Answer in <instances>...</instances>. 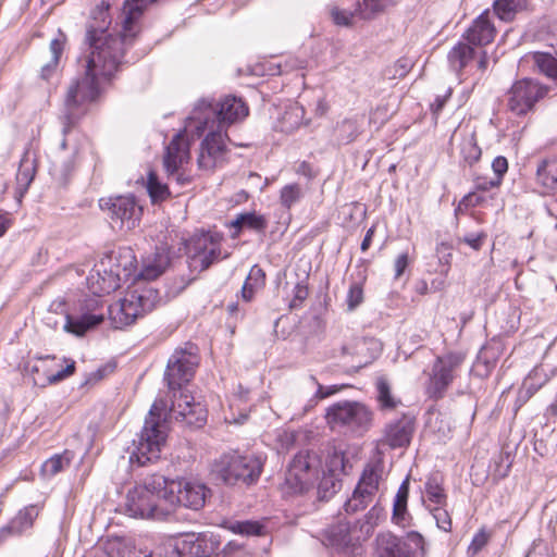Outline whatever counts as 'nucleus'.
Instances as JSON below:
<instances>
[{
    "mask_svg": "<svg viewBox=\"0 0 557 557\" xmlns=\"http://www.w3.org/2000/svg\"><path fill=\"white\" fill-rule=\"evenodd\" d=\"M100 208L108 211L113 226H117L122 231L133 230L139 223L141 208L137 205L134 196L100 199Z\"/></svg>",
    "mask_w": 557,
    "mask_h": 557,
    "instance_id": "14",
    "label": "nucleus"
},
{
    "mask_svg": "<svg viewBox=\"0 0 557 557\" xmlns=\"http://www.w3.org/2000/svg\"><path fill=\"white\" fill-rule=\"evenodd\" d=\"M549 88L531 78H523L516 82L510 90L508 99L509 110L517 114L523 115L531 111L534 104L543 99Z\"/></svg>",
    "mask_w": 557,
    "mask_h": 557,
    "instance_id": "15",
    "label": "nucleus"
},
{
    "mask_svg": "<svg viewBox=\"0 0 557 557\" xmlns=\"http://www.w3.org/2000/svg\"><path fill=\"white\" fill-rule=\"evenodd\" d=\"M318 478V462L308 453L297 454L290 461L285 475L286 493L302 494L313 486Z\"/></svg>",
    "mask_w": 557,
    "mask_h": 557,
    "instance_id": "12",
    "label": "nucleus"
},
{
    "mask_svg": "<svg viewBox=\"0 0 557 557\" xmlns=\"http://www.w3.org/2000/svg\"><path fill=\"white\" fill-rule=\"evenodd\" d=\"M487 544V532L485 528H481L472 539L468 546L467 554L469 557L476 556Z\"/></svg>",
    "mask_w": 557,
    "mask_h": 557,
    "instance_id": "47",
    "label": "nucleus"
},
{
    "mask_svg": "<svg viewBox=\"0 0 557 557\" xmlns=\"http://www.w3.org/2000/svg\"><path fill=\"white\" fill-rule=\"evenodd\" d=\"M375 386L376 399L381 409L392 410L400 404V400L392 394V387L387 379L380 376L376 380Z\"/></svg>",
    "mask_w": 557,
    "mask_h": 557,
    "instance_id": "32",
    "label": "nucleus"
},
{
    "mask_svg": "<svg viewBox=\"0 0 557 557\" xmlns=\"http://www.w3.org/2000/svg\"><path fill=\"white\" fill-rule=\"evenodd\" d=\"M147 3L148 0H125L120 34L109 33L107 28L97 27L94 23L88 24L86 42L90 51L85 59V72L67 87L64 108L59 116L63 135L60 143L62 150L69 148L67 136L87 113L89 103L99 97L100 81H109L122 65L125 48L140 32L139 21Z\"/></svg>",
    "mask_w": 557,
    "mask_h": 557,
    "instance_id": "1",
    "label": "nucleus"
},
{
    "mask_svg": "<svg viewBox=\"0 0 557 557\" xmlns=\"http://www.w3.org/2000/svg\"><path fill=\"white\" fill-rule=\"evenodd\" d=\"M408 253L407 252H404V253H400L395 262H394V270H395V278H399L403 273L405 272L407 265H408Z\"/></svg>",
    "mask_w": 557,
    "mask_h": 557,
    "instance_id": "55",
    "label": "nucleus"
},
{
    "mask_svg": "<svg viewBox=\"0 0 557 557\" xmlns=\"http://www.w3.org/2000/svg\"><path fill=\"white\" fill-rule=\"evenodd\" d=\"M450 96V90L444 96V97H437L435 102L431 106V109L434 114H438L440 111L443 109L446 99Z\"/></svg>",
    "mask_w": 557,
    "mask_h": 557,
    "instance_id": "60",
    "label": "nucleus"
},
{
    "mask_svg": "<svg viewBox=\"0 0 557 557\" xmlns=\"http://www.w3.org/2000/svg\"><path fill=\"white\" fill-rule=\"evenodd\" d=\"M90 293L97 296L110 294L121 286L119 274L112 271H100V262L90 271L86 278Z\"/></svg>",
    "mask_w": 557,
    "mask_h": 557,
    "instance_id": "23",
    "label": "nucleus"
},
{
    "mask_svg": "<svg viewBox=\"0 0 557 557\" xmlns=\"http://www.w3.org/2000/svg\"><path fill=\"white\" fill-rule=\"evenodd\" d=\"M463 41L456 44L447 54L449 69L455 73H460L474 57L479 55V66L483 69L486 62L485 46L487 45V10H484L480 16L469 27L463 35Z\"/></svg>",
    "mask_w": 557,
    "mask_h": 557,
    "instance_id": "5",
    "label": "nucleus"
},
{
    "mask_svg": "<svg viewBox=\"0 0 557 557\" xmlns=\"http://www.w3.org/2000/svg\"><path fill=\"white\" fill-rule=\"evenodd\" d=\"M255 289L256 286L252 283H250V281L246 280L240 290L242 298L245 301H250L253 298Z\"/></svg>",
    "mask_w": 557,
    "mask_h": 557,
    "instance_id": "59",
    "label": "nucleus"
},
{
    "mask_svg": "<svg viewBox=\"0 0 557 557\" xmlns=\"http://www.w3.org/2000/svg\"><path fill=\"white\" fill-rule=\"evenodd\" d=\"M147 190L153 203L161 202L170 196L168 185L161 183L154 172H149L148 174Z\"/></svg>",
    "mask_w": 557,
    "mask_h": 557,
    "instance_id": "38",
    "label": "nucleus"
},
{
    "mask_svg": "<svg viewBox=\"0 0 557 557\" xmlns=\"http://www.w3.org/2000/svg\"><path fill=\"white\" fill-rule=\"evenodd\" d=\"M16 535L13 533V530L10 528V523L0 529V543L5 541L9 536Z\"/></svg>",
    "mask_w": 557,
    "mask_h": 557,
    "instance_id": "64",
    "label": "nucleus"
},
{
    "mask_svg": "<svg viewBox=\"0 0 557 557\" xmlns=\"http://www.w3.org/2000/svg\"><path fill=\"white\" fill-rule=\"evenodd\" d=\"M185 133H191L197 136L196 132L184 129V133H178L173 137L166 147L163 159V164L168 175H174L184 163L189 161V141L186 139Z\"/></svg>",
    "mask_w": 557,
    "mask_h": 557,
    "instance_id": "22",
    "label": "nucleus"
},
{
    "mask_svg": "<svg viewBox=\"0 0 557 557\" xmlns=\"http://www.w3.org/2000/svg\"><path fill=\"white\" fill-rule=\"evenodd\" d=\"M10 226V219L7 213H0V237L7 232Z\"/></svg>",
    "mask_w": 557,
    "mask_h": 557,
    "instance_id": "62",
    "label": "nucleus"
},
{
    "mask_svg": "<svg viewBox=\"0 0 557 557\" xmlns=\"http://www.w3.org/2000/svg\"><path fill=\"white\" fill-rule=\"evenodd\" d=\"M66 42V35L59 29L58 36L50 42L49 50L51 59L41 66L40 77L45 81H49L57 72L60 58L63 53Z\"/></svg>",
    "mask_w": 557,
    "mask_h": 557,
    "instance_id": "27",
    "label": "nucleus"
},
{
    "mask_svg": "<svg viewBox=\"0 0 557 557\" xmlns=\"http://www.w3.org/2000/svg\"><path fill=\"white\" fill-rule=\"evenodd\" d=\"M484 200L483 196L480 194V193H469L468 195H466L461 201L459 202L456 211L459 212L461 211L463 208H469V207H475V206H479L482 201Z\"/></svg>",
    "mask_w": 557,
    "mask_h": 557,
    "instance_id": "52",
    "label": "nucleus"
},
{
    "mask_svg": "<svg viewBox=\"0 0 557 557\" xmlns=\"http://www.w3.org/2000/svg\"><path fill=\"white\" fill-rule=\"evenodd\" d=\"M356 13L357 12L352 13L346 10H341L338 8H333L331 11L333 22L339 26H350Z\"/></svg>",
    "mask_w": 557,
    "mask_h": 557,
    "instance_id": "49",
    "label": "nucleus"
},
{
    "mask_svg": "<svg viewBox=\"0 0 557 557\" xmlns=\"http://www.w3.org/2000/svg\"><path fill=\"white\" fill-rule=\"evenodd\" d=\"M248 112L246 103L235 96H227L215 104L200 100L187 117L185 129L196 132L198 137L209 127L226 134L227 127L243 121Z\"/></svg>",
    "mask_w": 557,
    "mask_h": 557,
    "instance_id": "3",
    "label": "nucleus"
},
{
    "mask_svg": "<svg viewBox=\"0 0 557 557\" xmlns=\"http://www.w3.org/2000/svg\"><path fill=\"white\" fill-rule=\"evenodd\" d=\"M264 276V272L258 265H253L249 272L247 281H253L255 286L262 285Z\"/></svg>",
    "mask_w": 557,
    "mask_h": 557,
    "instance_id": "56",
    "label": "nucleus"
},
{
    "mask_svg": "<svg viewBox=\"0 0 557 557\" xmlns=\"http://www.w3.org/2000/svg\"><path fill=\"white\" fill-rule=\"evenodd\" d=\"M73 459V453L64 450L47 459L41 466V472L46 476H53L67 468Z\"/></svg>",
    "mask_w": 557,
    "mask_h": 557,
    "instance_id": "34",
    "label": "nucleus"
},
{
    "mask_svg": "<svg viewBox=\"0 0 557 557\" xmlns=\"http://www.w3.org/2000/svg\"><path fill=\"white\" fill-rule=\"evenodd\" d=\"M324 541L338 552L356 554L366 539L357 525L350 527L349 522L339 521L325 530Z\"/></svg>",
    "mask_w": 557,
    "mask_h": 557,
    "instance_id": "18",
    "label": "nucleus"
},
{
    "mask_svg": "<svg viewBox=\"0 0 557 557\" xmlns=\"http://www.w3.org/2000/svg\"><path fill=\"white\" fill-rule=\"evenodd\" d=\"M301 197V187L298 184H288L282 188L280 199L284 208L290 209Z\"/></svg>",
    "mask_w": 557,
    "mask_h": 557,
    "instance_id": "43",
    "label": "nucleus"
},
{
    "mask_svg": "<svg viewBox=\"0 0 557 557\" xmlns=\"http://www.w3.org/2000/svg\"><path fill=\"white\" fill-rule=\"evenodd\" d=\"M383 513V508L374 505L364 516V520L359 524V533H361L366 541L372 535L374 528Z\"/></svg>",
    "mask_w": 557,
    "mask_h": 557,
    "instance_id": "40",
    "label": "nucleus"
},
{
    "mask_svg": "<svg viewBox=\"0 0 557 557\" xmlns=\"http://www.w3.org/2000/svg\"><path fill=\"white\" fill-rule=\"evenodd\" d=\"M537 182L548 190L557 189V159L543 160L536 169Z\"/></svg>",
    "mask_w": 557,
    "mask_h": 557,
    "instance_id": "29",
    "label": "nucleus"
},
{
    "mask_svg": "<svg viewBox=\"0 0 557 557\" xmlns=\"http://www.w3.org/2000/svg\"><path fill=\"white\" fill-rule=\"evenodd\" d=\"M39 515V509L35 505H29L20 510L17 515L9 522L13 533L21 535L33 527L35 519Z\"/></svg>",
    "mask_w": 557,
    "mask_h": 557,
    "instance_id": "31",
    "label": "nucleus"
},
{
    "mask_svg": "<svg viewBox=\"0 0 557 557\" xmlns=\"http://www.w3.org/2000/svg\"><path fill=\"white\" fill-rule=\"evenodd\" d=\"M169 177L175 180L182 186L190 183L189 176H185L184 174L178 173V171H176L174 175H169Z\"/></svg>",
    "mask_w": 557,
    "mask_h": 557,
    "instance_id": "63",
    "label": "nucleus"
},
{
    "mask_svg": "<svg viewBox=\"0 0 557 557\" xmlns=\"http://www.w3.org/2000/svg\"><path fill=\"white\" fill-rule=\"evenodd\" d=\"M263 468V459L256 455L223 454L211 466V473L227 485L253 484Z\"/></svg>",
    "mask_w": 557,
    "mask_h": 557,
    "instance_id": "6",
    "label": "nucleus"
},
{
    "mask_svg": "<svg viewBox=\"0 0 557 557\" xmlns=\"http://www.w3.org/2000/svg\"><path fill=\"white\" fill-rule=\"evenodd\" d=\"M136 257L132 248L119 247L103 255L100 271L119 274L121 282L127 281L136 270Z\"/></svg>",
    "mask_w": 557,
    "mask_h": 557,
    "instance_id": "20",
    "label": "nucleus"
},
{
    "mask_svg": "<svg viewBox=\"0 0 557 557\" xmlns=\"http://www.w3.org/2000/svg\"><path fill=\"white\" fill-rule=\"evenodd\" d=\"M387 3L382 0H363V4L356 10L361 18L371 20L379 13L384 12Z\"/></svg>",
    "mask_w": 557,
    "mask_h": 557,
    "instance_id": "44",
    "label": "nucleus"
},
{
    "mask_svg": "<svg viewBox=\"0 0 557 557\" xmlns=\"http://www.w3.org/2000/svg\"><path fill=\"white\" fill-rule=\"evenodd\" d=\"M425 495L431 503H434L438 506L445 504L446 495L444 493L443 487L441 486L437 476H431L426 481Z\"/></svg>",
    "mask_w": 557,
    "mask_h": 557,
    "instance_id": "41",
    "label": "nucleus"
},
{
    "mask_svg": "<svg viewBox=\"0 0 557 557\" xmlns=\"http://www.w3.org/2000/svg\"><path fill=\"white\" fill-rule=\"evenodd\" d=\"M362 299H363V292H362L361 286L358 283H354L349 287L348 295H347L348 308L350 310L355 309L362 302Z\"/></svg>",
    "mask_w": 557,
    "mask_h": 557,
    "instance_id": "50",
    "label": "nucleus"
},
{
    "mask_svg": "<svg viewBox=\"0 0 557 557\" xmlns=\"http://www.w3.org/2000/svg\"><path fill=\"white\" fill-rule=\"evenodd\" d=\"M74 372H75V361L71 360V362L69 364H66V367L64 369H62V370L58 371L57 373L48 376V382L50 384L58 383V382L66 379L67 376L72 375Z\"/></svg>",
    "mask_w": 557,
    "mask_h": 557,
    "instance_id": "54",
    "label": "nucleus"
},
{
    "mask_svg": "<svg viewBox=\"0 0 557 557\" xmlns=\"http://www.w3.org/2000/svg\"><path fill=\"white\" fill-rule=\"evenodd\" d=\"M106 552L110 557H151L150 553L139 552L138 555L135 552L134 541L128 537H111L106 543Z\"/></svg>",
    "mask_w": 557,
    "mask_h": 557,
    "instance_id": "28",
    "label": "nucleus"
},
{
    "mask_svg": "<svg viewBox=\"0 0 557 557\" xmlns=\"http://www.w3.org/2000/svg\"><path fill=\"white\" fill-rule=\"evenodd\" d=\"M164 488L163 499L168 503L170 515L177 505L199 510L203 507L209 491L205 484L185 479L171 481L165 479Z\"/></svg>",
    "mask_w": 557,
    "mask_h": 557,
    "instance_id": "10",
    "label": "nucleus"
},
{
    "mask_svg": "<svg viewBox=\"0 0 557 557\" xmlns=\"http://www.w3.org/2000/svg\"><path fill=\"white\" fill-rule=\"evenodd\" d=\"M525 7L527 0H496L493 3L494 13L506 22L511 21Z\"/></svg>",
    "mask_w": 557,
    "mask_h": 557,
    "instance_id": "33",
    "label": "nucleus"
},
{
    "mask_svg": "<svg viewBox=\"0 0 557 557\" xmlns=\"http://www.w3.org/2000/svg\"><path fill=\"white\" fill-rule=\"evenodd\" d=\"M307 389H314L313 396L309 400V407H314L319 400H322L329 396L334 395L339 391L336 385L324 387L318 382L314 375H309L304 383Z\"/></svg>",
    "mask_w": 557,
    "mask_h": 557,
    "instance_id": "35",
    "label": "nucleus"
},
{
    "mask_svg": "<svg viewBox=\"0 0 557 557\" xmlns=\"http://www.w3.org/2000/svg\"><path fill=\"white\" fill-rule=\"evenodd\" d=\"M305 109L298 103L290 104L282 114L278 124L284 133H292L302 125Z\"/></svg>",
    "mask_w": 557,
    "mask_h": 557,
    "instance_id": "30",
    "label": "nucleus"
},
{
    "mask_svg": "<svg viewBox=\"0 0 557 557\" xmlns=\"http://www.w3.org/2000/svg\"><path fill=\"white\" fill-rule=\"evenodd\" d=\"M199 364L198 348L195 344L186 343L176 348L168 360L164 379L172 393V404L169 412L166 401L156 400L137 440L133 442L129 462L146 466L160 458L161 449L166 438V419L175 420L191 428H201L207 421V410L201 403L187 393L184 385L194 377Z\"/></svg>",
    "mask_w": 557,
    "mask_h": 557,
    "instance_id": "2",
    "label": "nucleus"
},
{
    "mask_svg": "<svg viewBox=\"0 0 557 557\" xmlns=\"http://www.w3.org/2000/svg\"><path fill=\"white\" fill-rule=\"evenodd\" d=\"M382 479V469L380 466H368L364 468L352 495L344 504V510L348 515H354L366 509L374 499L379 492L380 481Z\"/></svg>",
    "mask_w": 557,
    "mask_h": 557,
    "instance_id": "13",
    "label": "nucleus"
},
{
    "mask_svg": "<svg viewBox=\"0 0 557 557\" xmlns=\"http://www.w3.org/2000/svg\"><path fill=\"white\" fill-rule=\"evenodd\" d=\"M431 510L433 512V518L435 519L437 527L443 531H450L451 519L448 512L440 506Z\"/></svg>",
    "mask_w": 557,
    "mask_h": 557,
    "instance_id": "48",
    "label": "nucleus"
},
{
    "mask_svg": "<svg viewBox=\"0 0 557 557\" xmlns=\"http://www.w3.org/2000/svg\"><path fill=\"white\" fill-rule=\"evenodd\" d=\"M165 478L151 475L141 485L128 491L125 513L132 518L163 520L170 516L168 503L163 499Z\"/></svg>",
    "mask_w": 557,
    "mask_h": 557,
    "instance_id": "4",
    "label": "nucleus"
},
{
    "mask_svg": "<svg viewBox=\"0 0 557 557\" xmlns=\"http://www.w3.org/2000/svg\"><path fill=\"white\" fill-rule=\"evenodd\" d=\"M220 535L213 532L187 534L181 543V552L189 557H210L220 549Z\"/></svg>",
    "mask_w": 557,
    "mask_h": 557,
    "instance_id": "21",
    "label": "nucleus"
},
{
    "mask_svg": "<svg viewBox=\"0 0 557 557\" xmlns=\"http://www.w3.org/2000/svg\"><path fill=\"white\" fill-rule=\"evenodd\" d=\"M461 154L470 165L476 162L481 157V149L472 137L466 138L461 145Z\"/></svg>",
    "mask_w": 557,
    "mask_h": 557,
    "instance_id": "45",
    "label": "nucleus"
},
{
    "mask_svg": "<svg viewBox=\"0 0 557 557\" xmlns=\"http://www.w3.org/2000/svg\"><path fill=\"white\" fill-rule=\"evenodd\" d=\"M221 240L222 236L218 233L197 232L184 242L191 272H203L214 262L226 258L221 256Z\"/></svg>",
    "mask_w": 557,
    "mask_h": 557,
    "instance_id": "9",
    "label": "nucleus"
},
{
    "mask_svg": "<svg viewBox=\"0 0 557 557\" xmlns=\"http://www.w3.org/2000/svg\"><path fill=\"white\" fill-rule=\"evenodd\" d=\"M463 355L459 352H449L437 357L432 374L426 385V393L431 398H442L454 380L455 370L462 363Z\"/></svg>",
    "mask_w": 557,
    "mask_h": 557,
    "instance_id": "16",
    "label": "nucleus"
},
{
    "mask_svg": "<svg viewBox=\"0 0 557 557\" xmlns=\"http://www.w3.org/2000/svg\"><path fill=\"white\" fill-rule=\"evenodd\" d=\"M206 131L208 133L201 141L197 163L200 170L213 171L225 162L227 152L225 144L226 134L210 127Z\"/></svg>",
    "mask_w": 557,
    "mask_h": 557,
    "instance_id": "17",
    "label": "nucleus"
},
{
    "mask_svg": "<svg viewBox=\"0 0 557 557\" xmlns=\"http://www.w3.org/2000/svg\"><path fill=\"white\" fill-rule=\"evenodd\" d=\"M408 497H409V479L407 478L396 493L394 505H393V515L392 521L401 528H408L412 525V517L408 511Z\"/></svg>",
    "mask_w": 557,
    "mask_h": 557,
    "instance_id": "25",
    "label": "nucleus"
},
{
    "mask_svg": "<svg viewBox=\"0 0 557 557\" xmlns=\"http://www.w3.org/2000/svg\"><path fill=\"white\" fill-rule=\"evenodd\" d=\"M103 321V314L85 313L81 317L65 314L63 329L65 332L76 336H83L88 330L95 327Z\"/></svg>",
    "mask_w": 557,
    "mask_h": 557,
    "instance_id": "26",
    "label": "nucleus"
},
{
    "mask_svg": "<svg viewBox=\"0 0 557 557\" xmlns=\"http://www.w3.org/2000/svg\"><path fill=\"white\" fill-rule=\"evenodd\" d=\"M377 557H424L425 542L423 536L416 531L408 532L399 539L392 532H381L376 535Z\"/></svg>",
    "mask_w": 557,
    "mask_h": 557,
    "instance_id": "11",
    "label": "nucleus"
},
{
    "mask_svg": "<svg viewBox=\"0 0 557 557\" xmlns=\"http://www.w3.org/2000/svg\"><path fill=\"white\" fill-rule=\"evenodd\" d=\"M491 166L496 176V180H490V187L498 186L502 183L504 175L508 171V160L503 156L496 157L492 161Z\"/></svg>",
    "mask_w": 557,
    "mask_h": 557,
    "instance_id": "46",
    "label": "nucleus"
},
{
    "mask_svg": "<svg viewBox=\"0 0 557 557\" xmlns=\"http://www.w3.org/2000/svg\"><path fill=\"white\" fill-rule=\"evenodd\" d=\"M230 531L242 535H260L263 531V525L257 521H235L231 522L227 527Z\"/></svg>",
    "mask_w": 557,
    "mask_h": 557,
    "instance_id": "42",
    "label": "nucleus"
},
{
    "mask_svg": "<svg viewBox=\"0 0 557 557\" xmlns=\"http://www.w3.org/2000/svg\"><path fill=\"white\" fill-rule=\"evenodd\" d=\"M374 226L370 227L367 233H366V236L361 243V246H360V249L361 251H367L371 245V242H372V238H373V235H374Z\"/></svg>",
    "mask_w": 557,
    "mask_h": 557,
    "instance_id": "61",
    "label": "nucleus"
},
{
    "mask_svg": "<svg viewBox=\"0 0 557 557\" xmlns=\"http://www.w3.org/2000/svg\"><path fill=\"white\" fill-rule=\"evenodd\" d=\"M232 225L236 228H249L261 232L267 227V221L262 215L245 213L237 216V219L232 222Z\"/></svg>",
    "mask_w": 557,
    "mask_h": 557,
    "instance_id": "39",
    "label": "nucleus"
},
{
    "mask_svg": "<svg viewBox=\"0 0 557 557\" xmlns=\"http://www.w3.org/2000/svg\"><path fill=\"white\" fill-rule=\"evenodd\" d=\"M339 129L341 131H349V135L346 138L347 141H351L356 137L357 127H356V123L351 120L343 121L339 126Z\"/></svg>",
    "mask_w": 557,
    "mask_h": 557,
    "instance_id": "58",
    "label": "nucleus"
},
{
    "mask_svg": "<svg viewBox=\"0 0 557 557\" xmlns=\"http://www.w3.org/2000/svg\"><path fill=\"white\" fill-rule=\"evenodd\" d=\"M534 64L540 72L552 78L557 84V58L546 52H535L533 54Z\"/></svg>",
    "mask_w": 557,
    "mask_h": 557,
    "instance_id": "37",
    "label": "nucleus"
},
{
    "mask_svg": "<svg viewBox=\"0 0 557 557\" xmlns=\"http://www.w3.org/2000/svg\"><path fill=\"white\" fill-rule=\"evenodd\" d=\"M170 264V253L166 246H158L153 253L143 260V268L138 277L153 281L164 273Z\"/></svg>",
    "mask_w": 557,
    "mask_h": 557,
    "instance_id": "24",
    "label": "nucleus"
},
{
    "mask_svg": "<svg viewBox=\"0 0 557 557\" xmlns=\"http://www.w3.org/2000/svg\"><path fill=\"white\" fill-rule=\"evenodd\" d=\"M495 465L496 468L494 475L498 479L506 476L511 465L510 455L508 453L500 454L499 461H495Z\"/></svg>",
    "mask_w": 557,
    "mask_h": 557,
    "instance_id": "53",
    "label": "nucleus"
},
{
    "mask_svg": "<svg viewBox=\"0 0 557 557\" xmlns=\"http://www.w3.org/2000/svg\"><path fill=\"white\" fill-rule=\"evenodd\" d=\"M325 418L334 431L363 435L371 428L373 413L362 403L344 400L330 406Z\"/></svg>",
    "mask_w": 557,
    "mask_h": 557,
    "instance_id": "7",
    "label": "nucleus"
},
{
    "mask_svg": "<svg viewBox=\"0 0 557 557\" xmlns=\"http://www.w3.org/2000/svg\"><path fill=\"white\" fill-rule=\"evenodd\" d=\"M413 433L414 418L410 414H403L385 424L380 442L392 449L405 448L410 445Z\"/></svg>",
    "mask_w": 557,
    "mask_h": 557,
    "instance_id": "19",
    "label": "nucleus"
},
{
    "mask_svg": "<svg viewBox=\"0 0 557 557\" xmlns=\"http://www.w3.org/2000/svg\"><path fill=\"white\" fill-rule=\"evenodd\" d=\"M307 297H308V288H307V286H305V285H302L300 283H297L296 286L294 287V299L292 301V307H295V302L296 301L301 302Z\"/></svg>",
    "mask_w": 557,
    "mask_h": 557,
    "instance_id": "57",
    "label": "nucleus"
},
{
    "mask_svg": "<svg viewBox=\"0 0 557 557\" xmlns=\"http://www.w3.org/2000/svg\"><path fill=\"white\" fill-rule=\"evenodd\" d=\"M485 240V234L483 232L480 233H471L465 235L462 238H459V242H462L467 244L469 247H471L473 250H479Z\"/></svg>",
    "mask_w": 557,
    "mask_h": 557,
    "instance_id": "51",
    "label": "nucleus"
},
{
    "mask_svg": "<svg viewBox=\"0 0 557 557\" xmlns=\"http://www.w3.org/2000/svg\"><path fill=\"white\" fill-rule=\"evenodd\" d=\"M342 486V482L333 472L323 473L318 483V498L326 500L331 498Z\"/></svg>",
    "mask_w": 557,
    "mask_h": 557,
    "instance_id": "36",
    "label": "nucleus"
},
{
    "mask_svg": "<svg viewBox=\"0 0 557 557\" xmlns=\"http://www.w3.org/2000/svg\"><path fill=\"white\" fill-rule=\"evenodd\" d=\"M158 301V292L152 288L131 290L123 299L109 307L111 323L115 329L128 326L137 318L153 310Z\"/></svg>",
    "mask_w": 557,
    "mask_h": 557,
    "instance_id": "8",
    "label": "nucleus"
}]
</instances>
